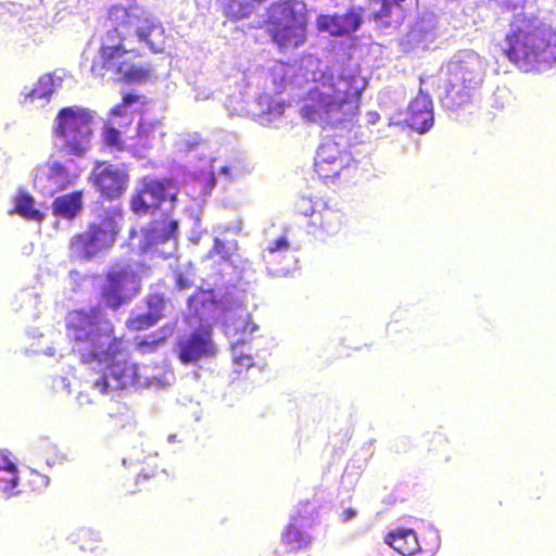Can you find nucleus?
I'll use <instances>...</instances> for the list:
<instances>
[{"label":"nucleus","instance_id":"nucleus-9","mask_svg":"<svg viewBox=\"0 0 556 556\" xmlns=\"http://www.w3.org/2000/svg\"><path fill=\"white\" fill-rule=\"evenodd\" d=\"M294 214L304 225L307 233L321 238L334 237L348 228L349 218L344 212L321 200L301 197L294 205Z\"/></svg>","mask_w":556,"mask_h":556},{"label":"nucleus","instance_id":"nucleus-4","mask_svg":"<svg viewBox=\"0 0 556 556\" xmlns=\"http://www.w3.org/2000/svg\"><path fill=\"white\" fill-rule=\"evenodd\" d=\"M363 91L361 79L352 74L314 72L301 115L321 127L341 124L358 113Z\"/></svg>","mask_w":556,"mask_h":556},{"label":"nucleus","instance_id":"nucleus-27","mask_svg":"<svg viewBox=\"0 0 556 556\" xmlns=\"http://www.w3.org/2000/svg\"><path fill=\"white\" fill-rule=\"evenodd\" d=\"M54 91V80L51 74L41 75L34 88L23 91L24 102L36 100L49 101Z\"/></svg>","mask_w":556,"mask_h":556},{"label":"nucleus","instance_id":"nucleus-24","mask_svg":"<svg viewBox=\"0 0 556 556\" xmlns=\"http://www.w3.org/2000/svg\"><path fill=\"white\" fill-rule=\"evenodd\" d=\"M157 123L149 121H139L137 134L129 143V150L138 156H142L143 152L151 149L156 138Z\"/></svg>","mask_w":556,"mask_h":556},{"label":"nucleus","instance_id":"nucleus-7","mask_svg":"<svg viewBox=\"0 0 556 556\" xmlns=\"http://www.w3.org/2000/svg\"><path fill=\"white\" fill-rule=\"evenodd\" d=\"M116 216L105 213L89 222L86 228L73 235L68 241V255L73 261L89 262L108 253L119 235Z\"/></svg>","mask_w":556,"mask_h":556},{"label":"nucleus","instance_id":"nucleus-33","mask_svg":"<svg viewBox=\"0 0 556 556\" xmlns=\"http://www.w3.org/2000/svg\"><path fill=\"white\" fill-rule=\"evenodd\" d=\"M146 306L148 308L147 314L154 317L159 323L163 317V311L165 305V298L160 293H152L146 298Z\"/></svg>","mask_w":556,"mask_h":556},{"label":"nucleus","instance_id":"nucleus-35","mask_svg":"<svg viewBox=\"0 0 556 556\" xmlns=\"http://www.w3.org/2000/svg\"><path fill=\"white\" fill-rule=\"evenodd\" d=\"M165 342L164 337H156L154 333L136 341L137 351L147 354L154 352L161 344Z\"/></svg>","mask_w":556,"mask_h":556},{"label":"nucleus","instance_id":"nucleus-25","mask_svg":"<svg viewBox=\"0 0 556 556\" xmlns=\"http://www.w3.org/2000/svg\"><path fill=\"white\" fill-rule=\"evenodd\" d=\"M267 0H225V14L233 20L239 21L247 18Z\"/></svg>","mask_w":556,"mask_h":556},{"label":"nucleus","instance_id":"nucleus-16","mask_svg":"<svg viewBox=\"0 0 556 556\" xmlns=\"http://www.w3.org/2000/svg\"><path fill=\"white\" fill-rule=\"evenodd\" d=\"M78 177V172H71L65 164L54 161L48 165L45 174L37 176L36 180L41 192L51 197L74 185Z\"/></svg>","mask_w":556,"mask_h":556},{"label":"nucleus","instance_id":"nucleus-36","mask_svg":"<svg viewBox=\"0 0 556 556\" xmlns=\"http://www.w3.org/2000/svg\"><path fill=\"white\" fill-rule=\"evenodd\" d=\"M490 2L494 3V7L502 13V14H516L515 12L517 10H522L528 0H489Z\"/></svg>","mask_w":556,"mask_h":556},{"label":"nucleus","instance_id":"nucleus-11","mask_svg":"<svg viewBox=\"0 0 556 556\" xmlns=\"http://www.w3.org/2000/svg\"><path fill=\"white\" fill-rule=\"evenodd\" d=\"M341 135L325 137L317 148L314 169L325 182L333 181L341 172L357 167V161L348 150V140Z\"/></svg>","mask_w":556,"mask_h":556},{"label":"nucleus","instance_id":"nucleus-3","mask_svg":"<svg viewBox=\"0 0 556 556\" xmlns=\"http://www.w3.org/2000/svg\"><path fill=\"white\" fill-rule=\"evenodd\" d=\"M498 48L520 72H542L556 62V33L536 14L521 11L511 15Z\"/></svg>","mask_w":556,"mask_h":556},{"label":"nucleus","instance_id":"nucleus-18","mask_svg":"<svg viewBox=\"0 0 556 556\" xmlns=\"http://www.w3.org/2000/svg\"><path fill=\"white\" fill-rule=\"evenodd\" d=\"M177 232L178 222L168 217V214H166L162 222L152 220L146 228L142 229L144 243L141 249L146 251L153 245L176 239Z\"/></svg>","mask_w":556,"mask_h":556},{"label":"nucleus","instance_id":"nucleus-31","mask_svg":"<svg viewBox=\"0 0 556 556\" xmlns=\"http://www.w3.org/2000/svg\"><path fill=\"white\" fill-rule=\"evenodd\" d=\"M49 478L35 469L24 471V485L28 491L39 492L47 488Z\"/></svg>","mask_w":556,"mask_h":556},{"label":"nucleus","instance_id":"nucleus-30","mask_svg":"<svg viewBox=\"0 0 556 556\" xmlns=\"http://www.w3.org/2000/svg\"><path fill=\"white\" fill-rule=\"evenodd\" d=\"M249 338L236 339L231 344V358L235 364L241 367L249 368L253 366V356L243 350L244 345L249 343Z\"/></svg>","mask_w":556,"mask_h":556},{"label":"nucleus","instance_id":"nucleus-29","mask_svg":"<svg viewBox=\"0 0 556 556\" xmlns=\"http://www.w3.org/2000/svg\"><path fill=\"white\" fill-rule=\"evenodd\" d=\"M112 118L110 116L103 125L101 134L103 144L117 151L129 150V144L127 146L122 139V132L115 127Z\"/></svg>","mask_w":556,"mask_h":556},{"label":"nucleus","instance_id":"nucleus-32","mask_svg":"<svg viewBox=\"0 0 556 556\" xmlns=\"http://www.w3.org/2000/svg\"><path fill=\"white\" fill-rule=\"evenodd\" d=\"M74 542L79 546L81 551H96L97 549V543L100 542V539L98 534L92 530H79L75 534Z\"/></svg>","mask_w":556,"mask_h":556},{"label":"nucleus","instance_id":"nucleus-21","mask_svg":"<svg viewBox=\"0 0 556 556\" xmlns=\"http://www.w3.org/2000/svg\"><path fill=\"white\" fill-rule=\"evenodd\" d=\"M406 124L419 134L427 131L433 124V112L425 99H415L408 106Z\"/></svg>","mask_w":556,"mask_h":556},{"label":"nucleus","instance_id":"nucleus-8","mask_svg":"<svg viewBox=\"0 0 556 556\" xmlns=\"http://www.w3.org/2000/svg\"><path fill=\"white\" fill-rule=\"evenodd\" d=\"M264 27L280 51L296 49L303 46L307 38L306 18L295 11L290 0L269 4Z\"/></svg>","mask_w":556,"mask_h":556},{"label":"nucleus","instance_id":"nucleus-34","mask_svg":"<svg viewBox=\"0 0 556 556\" xmlns=\"http://www.w3.org/2000/svg\"><path fill=\"white\" fill-rule=\"evenodd\" d=\"M156 324L157 321L154 319V317L147 313L130 316L126 320V327L131 331L146 330L153 327Z\"/></svg>","mask_w":556,"mask_h":556},{"label":"nucleus","instance_id":"nucleus-39","mask_svg":"<svg viewBox=\"0 0 556 556\" xmlns=\"http://www.w3.org/2000/svg\"><path fill=\"white\" fill-rule=\"evenodd\" d=\"M140 100V96L134 93H125L122 98V102L116 104L111 110V117L125 115V108L131 105Z\"/></svg>","mask_w":556,"mask_h":556},{"label":"nucleus","instance_id":"nucleus-42","mask_svg":"<svg viewBox=\"0 0 556 556\" xmlns=\"http://www.w3.org/2000/svg\"><path fill=\"white\" fill-rule=\"evenodd\" d=\"M222 250H224V242L220 239L215 238L211 253L219 254Z\"/></svg>","mask_w":556,"mask_h":556},{"label":"nucleus","instance_id":"nucleus-22","mask_svg":"<svg viewBox=\"0 0 556 556\" xmlns=\"http://www.w3.org/2000/svg\"><path fill=\"white\" fill-rule=\"evenodd\" d=\"M83 190H75L70 193L56 197L52 202L54 216L74 219L83 210Z\"/></svg>","mask_w":556,"mask_h":556},{"label":"nucleus","instance_id":"nucleus-1","mask_svg":"<svg viewBox=\"0 0 556 556\" xmlns=\"http://www.w3.org/2000/svg\"><path fill=\"white\" fill-rule=\"evenodd\" d=\"M105 33L101 37L98 59L91 65L94 75L112 74L128 85L150 81L155 70L150 64L131 62L141 56L137 48H127L131 37L143 42L153 53L163 52L166 29L163 24L140 4L111 5L103 17Z\"/></svg>","mask_w":556,"mask_h":556},{"label":"nucleus","instance_id":"nucleus-23","mask_svg":"<svg viewBox=\"0 0 556 556\" xmlns=\"http://www.w3.org/2000/svg\"><path fill=\"white\" fill-rule=\"evenodd\" d=\"M371 10L370 18L390 25L394 16L403 18L405 10L403 3L406 0H366Z\"/></svg>","mask_w":556,"mask_h":556},{"label":"nucleus","instance_id":"nucleus-10","mask_svg":"<svg viewBox=\"0 0 556 556\" xmlns=\"http://www.w3.org/2000/svg\"><path fill=\"white\" fill-rule=\"evenodd\" d=\"M141 288V278L130 266L111 268L104 275L99 299L103 307L117 312L137 298Z\"/></svg>","mask_w":556,"mask_h":556},{"label":"nucleus","instance_id":"nucleus-41","mask_svg":"<svg viewBox=\"0 0 556 556\" xmlns=\"http://www.w3.org/2000/svg\"><path fill=\"white\" fill-rule=\"evenodd\" d=\"M356 516V510L352 507L345 508L341 515L340 518L343 522H348L352 520Z\"/></svg>","mask_w":556,"mask_h":556},{"label":"nucleus","instance_id":"nucleus-37","mask_svg":"<svg viewBox=\"0 0 556 556\" xmlns=\"http://www.w3.org/2000/svg\"><path fill=\"white\" fill-rule=\"evenodd\" d=\"M447 445V439L443 433H433L429 439L430 451L435 454H440L442 452V457L446 462L451 459L450 455L445 453L447 452L445 448Z\"/></svg>","mask_w":556,"mask_h":556},{"label":"nucleus","instance_id":"nucleus-19","mask_svg":"<svg viewBox=\"0 0 556 556\" xmlns=\"http://www.w3.org/2000/svg\"><path fill=\"white\" fill-rule=\"evenodd\" d=\"M224 328L228 337L239 339L249 338L257 330V326L252 323L250 313L241 307L229 308L224 316Z\"/></svg>","mask_w":556,"mask_h":556},{"label":"nucleus","instance_id":"nucleus-14","mask_svg":"<svg viewBox=\"0 0 556 556\" xmlns=\"http://www.w3.org/2000/svg\"><path fill=\"white\" fill-rule=\"evenodd\" d=\"M362 10L351 7L344 14H320L316 20L317 29L332 37L348 36L361 27Z\"/></svg>","mask_w":556,"mask_h":556},{"label":"nucleus","instance_id":"nucleus-28","mask_svg":"<svg viewBox=\"0 0 556 556\" xmlns=\"http://www.w3.org/2000/svg\"><path fill=\"white\" fill-rule=\"evenodd\" d=\"M13 212L29 220L40 222L45 217V215L35 207L34 198L25 191L16 195Z\"/></svg>","mask_w":556,"mask_h":556},{"label":"nucleus","instance_id":"nucleus-13","mask_svg":"<svg viewBox=\"0 0 556 556\" xmlns=\"http://www.w3.org/2000/svg\"><path fill=\"white\" fill-rule=\"evenodd\" d=\"M89 182L105 201L121 198L129 185V173L126 168L109 163L96 161L89 175Z\"/></svg>","mask_w":556,"mask_h":556},{"label":"nucleus","instance_id":"nucleus-2","mask_svg":"<svg viewBox=\"0 0 556 556\" xmlns=\"http://www.w3.org/2000/svg\"><path fill=\"white\" fill-rule=\"evenodd\" d=\"M65 333L72 352L83 364H108L94 381L93 389L101 394L124 390L139 382L138 366L127 358L116 359L122 351V339L100 305L73 309L65 317Z\"/></svg>","mask_w":556,"mask_h":556},{"label":"nucleus","instance_id":"nucleus-38","mask_svg":"<svg viewBox=\"0 0 556 556\" xmlns=\"http://www.w3.org/2000/svg\"><path fill=\"white\" fill-rule=\"evenodd\" d=\"M290 249V243L287 237L282 236L278 239L274 240L268 244L263 254V260L265 262H269L271 255L278 252H288Z\"/></svg>","mask_w":556,"mask_h":556},{"label":"nucleus","instance_id":"nucleus-12","mask_svg":"<svg viewBox=\"0 0 556 556\" xmlns=\"http://www.w3.org/2000/svg\"><path fill=\"white\" fill-rule=\"evenodd\" d=\"M176 200L173 180L156 178L151 175L141 177L130 195L129 206L137 216H146L160 208L166 200Z\"/></svg>","mask_w":556,"mask_h":556},{"label":"nucleus","instance_id":"nucleus-40","mask_svg":"<svg viewBox=\"0 0 556 556\" xmlns=\"http://www.w3.org/2000/svg\"><path fill=\"white\" fill-rule=\"evenodd\" d=\"M156 482V472L139 473L136 478L137 491L148 490Z\"/></svg>","mask_w":556,"mask_h":556},{"label":"nucleus","instance_id":"nucleus-5","mask_svg":"<svg viewBox=\"0 0 556 556\" xmlns=\"http://www.w3.org/2000/svg\"><path fill=\"white\" fill-rule=\"evenodd\" d=\"M481 56L466 50L446 63L440 101L445 110L456 112L471 104L484 83Z\"/></svg>","mask_w":556,"mask_h":556},{"label":"nucleus","instance_id":"nucleus-15","mask_svg":"<svg viewBox=\"0 0 556 556\" xmlns=\"http://www.w3.org/2000/svg\"><path fill=\"white\" fill-rule=\"evenodd\" d=\"M177 356L184 365L194 363L214 354L211 330L198 329L188 338L177 342Z\"/></svg>","mask_w":556,"mask_h":556},{"label":"nucleus","instance_id":"nucleus-20","mask_svg":"<svg viewBox=\"0 0 556 556\" xmlns=\"http://www.w3.org/2000/svg\"><path fill=\"white\" fill-rule=\"evenodd\" d=\"M384 543L403 556H414L421 552L417 534L409 528H396L388 532Z\"/></svg>","mask_w":556,"mask_h":556},{"label":"nucleus","instance_id":"nucleus-17","mask_svg":"<svg viewBox=\"0 0 556 556\" xmlns=\"http://www.w3.org/2000/svg\"><path fill=\"white\" fill-rule=\"evenodd\" d=\"M280 543L285 554H299L311 547L313 536L292 517L280 534Z\"/></svg>","mask_w":556,"mask_h":556},{"label":"nucleus","instance_id":"nucleus-6","mask_svg":"<svg viewBox=\"0 0 556 556\" xmlns=\"http://www.w3.org/2000/svg\"><path fill=\"white\" fill-rule=\"evenodd\" d=\"M94 112L79 105L59 110L54 118L53 135L60 141L64 155L81 157L90 149L93 137Z\"/></svg>","mask_w":556,"mask_h":556},{"label":"nucleus","instance_id":"nucleus-26","mask_svg":"<svg viewBox=\"0 0 556 556\" xmlns=\"http://www.w3.org/2000/svg\"><path fill=\"white\" fill-rule=\"evenodd\" d=\"M18 483L17 467L10 456L0 451V491H12Z\"/></svg>","mask_w":556,"mask_h":556}]
</instances>
